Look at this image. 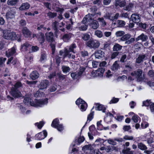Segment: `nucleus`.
I'll list each match as a JSON object with an SVG mask.
<instances>
[{
	"label": "nucleus",
	"mask_w": 154,
	"mask_h": 154,
	"mask_svg": "<svg viewBox=\"0 0 154 154\" xmlns=\"http://www.w3.org/2000/svg\"><path fill=\"white\" fill-rule=\"evenodd\" d=\"M24 103L27 105H30L35 107H41L48 103V99L38 100L35 103L32 102V100L28 97H25L24 100Z\"/></svg>",
	"instance_id": "nucleus-1"
},
{
	"label": "nucleus",
	"mask_w": 154,
	"mask_h": 154,
	"mask_svg": "<svg viewBox=\"0 0 154 154\" xmlns=\"http://www.w3.org/2000/svg\"><path fill=\"white\" fill-rule=\"evenodd\" d=\"M3 36L7 39L14 40L17 38V35L15 32H11L7 30H5L3 31Z\"/></svg>",
	"instance_id": "nucleus-2"
},
{
	"label": "nucleus",
	"mask_w": 154,
	"mask_h": 154,
	"mask_svg": "<svg viewBox=\"0 0 154 154\" xmlns=\"http://www.w3.org/2000/svg\"><path fill=\"white\" fill-rule=\"evenodd\" d=\"M142 72L141 69H138L135 71L132 72L131 75L132 76L137 79V82H141L143 80L144 78L142 75Z\"/></svg>",
	"instance_id": "nucleus-3"
},
{
	"label": "nucleus",
	"mask_w": 154,
	"mask_h": 154,
	"mask_svg": "<svg viewBox=\"0 0 154 154\" xmlns=\"http://www.w3.org/2000/svg\"><path fill=\"white\" fill-rule=\"evenodd\" d=\"M91 20V16L89 14H88L84 17L83 18L82 22L83 24L81 25L79 27V30L81 31H85L88 29V26L85 24V23L88 21Z\"/></svg>",
	"instance_id": "nucleus-4"
},
{
	"label": "nucleus",
	"mask_w": 154,
	"mask_h": 154,
	"mask_svg": "<svg viewBox=\"0 0 154 154\" xmlns=\"http://www.w3.org/2000/svg\"><path fill=\"white\" fill-rule=\"evenodd\" d=\"M86 45L87 46L90 48L96 49L99 47L100 43L98 41L90 39L87 42Z\"/></svg>",
	"instance_id": "nucleus-5"
},
{
	"label": "nucleus",
	"mask_w": 154,
	"mask_h": 154,
	"mask_svg": "<svg viewBox=\"0 0 154 154\" xmlns=\"http://www.w3.org/2000/svg\"><path fill=\"white\" fill-rule=\"evenodd\" d=\"M131 35L130 34H126L124 35L121 38V40L122 41H125V44L126 45H129L133 42L135 41V38H131Z\"/></svg>",
	"instance_id": "nucleus-6"
},
{
	"label": "nucleus",
	"mask_w": 154,
	"mask_h": 154,
	"mask_svg": "<svg viewBox=\"0 0 154 154\" xmlns=\"http://www.w3.org/2000/svg\"><path fill=\"white\" fill-rule=\"evenodd\" d=\"M77 105L80 106V109L82 111H85L87 107L86 103L83 100L80 98L78 99L75 102Z\"/></svg>",
	"instance_id": "nucleus-7"
},
{
	"label": "nucleus",
	"mask_w": 154,
	"mask_h": 154,
	"mask_svg": "<svg viewBox=\"0 0 154 154\" xmlns=\"http://www.w3.org/2000/svg\"><path fill=\"white\" fill-rule=\"evenodd\" d=\"M16 11L15 8H13L8 12L6 14V17L7 20L13 19L15 17Z\"/></svg>",
	"instance_id": "nucleus-8"
},
{
	"label": "nucleus",
	"mask_w": 154,
	"mask_h": 154,
	"mask_svg": "<svg viewBox=\"0 0 154 154\" xmlns=\"http://www.w3.org/2000/svg\"><path fill=\"white\" fill-rule=\"evenodd\" d=\"M131 19L133 22L138 23L140 21V15L137 14H133L131 16Z\"/></svg>",
	"instance_id": "nucleus-9"
},
{
	"label": "nucleus",
	"mask_w": 154,
	"mask_h": 154,
	"mask_svg": "<svg viewBox=\"0 0 154 154\" xmlns=\"http://www.w3.org/2000/svg\"><path fill=\"white\" fill-rule=\"evenodd\" d=\"M119 13H116L115 15L113 16L112 14L107 13L104 16V17L106 18L109 19L111 20H115L117 19L119 16Z\"/></svg>",
	"instance_id": "nucleus-10"
},
{
	"label": "nucleus",
	"mask_w": 154,
	"mask_h": 154,
	"mask_svg": "<svg viewBox=\"0 0 154 154\" xmlns=\"http://www.w3.org/2000/svg\"><path fill=\"white\" fill-rule=\"evenodd\" d=\"M47 135V132L46 130L43 131L42 132L39 133L35 136L36 139L37 140H41L44 139Z\"/></svg>",
	"instance_id": "nucleus-11"
},
{
	"label": "nucleus",
	"mask_w": 154,
	"mask_h": 154,
	"mask_svg": "<svg viewBox=\"0 0 154 154\" xmlns=\"http://www.w3.org/2000/svg\"><path fill=\"white\" fill-rule=\"evenodd\" d=\"M49 83V81L46 80H42L38 85L40 89L42 90L47 88Z\"/></svg>",
	"instance_id": "nucleus-12"
},
{
	"label": "nucleus",
	"mask_w": 154,
	"mask_h": 154,
	"mask_svg": "<svg viewBox=\"0 0 154 154\" xmlns=\"http://www.w3.org/2000/svg\"><path fill=\"white\" fill-rule=\"evenodd\" d=\"M88 22H91L89 24L92 28L96 29L98 28L99 24L98 22L96 20H93L91 18V20Z\"/></svg>",
	"instance_id": "nucleus-13"
},
{
	"label": "nucleus",
	"mask_w": 154,
	"mask_h": 154,
	"mask_svg": "<svg viewBox=\"0 0 154 154\" xmlns=\"http://www.w3.org/2000/svg\"><path fill=\"white\" fill-rule=\"evenodd\" d=\"M11 94L14 97H19L22 96L21 92L17 89L12 88L11 91Z\"/></svg>",
	"instance_id": "nucleus-14"
},
{
	"label": "nucleus",
	"mask_w": 154,
	"mask_h": 154,
	"mask_svg": "<svg viewBox=\"0 0 154 154\" xmlns=\"http://www.w3.org/2000/svg\"><path fill=\"white\" fill-rule=\"evenodd\" d=\"M47 40L49 42H52L54 41V34L51 32L47 33L45 34Z\"/></svg>",
	"instance_id": "nucleus-15"
},
{
	"label": "nucleus",
	"mask_w": 154,
	"mask_h": 154,
	"mask_svg": "<svg viewBox=\"0 0 154 154\" xmlns=\"http://www.w3.org/2000/svg\"><path fill=\"white\" fill-rule=\"evenodd\" d=\"M22 31L23 35L26 37H28L31 35V32L26 27H23L22 29Z\"/></svg>",
	"instance_id": "nucleus-16"
},
{
	"label": "nucleus",
	"mask_w": 154,
	"mask_h": 154,
	"mask_svg": "<svg viewBox=\"0 0 154 154\" xmlns=\"http://www.w3.org/2000/svg\"><path fill=\"white\" fill-rule=\"evenodd\" d=\"M16 49L14 47H13L9 49L7 51H6V55L8 57L13 55L16 53Z\"/></svg>",
	"instance_id": "nucleus-17"
},
{
	"label": "nucleus",
	"mask_w": 154,
	"mask_h": 154,
	"mask_svg": "<svg viewBox=\"0 0 154 154\" xmlns=\"http://www.w3.org/2000/svg\"><path fill=\"white\" fill-rule=\"evenodd\" d=\"M148 38L147 35L143 33L136 38V40L137 41L141 40L142 42H145L147 40Z\"/></svg>",
	"instance_id": "nucleus-18"
},
{
	"label": "nucleus",
	"mask_w": 154,
	"mask_h": 154,
	"mask_svg": "<svg viewBox=\"0 0 154 154\" xmlns=\"http://www.w3.org/2000/svg\"><path fill=\"white\" fill-rule=\"evenodd\" d=\"M36 37L40 44L43 43L45 40L44 34L40 33L37 34Z\"/></svg>",
	"instance_id": "nucleus-19"
},
{
	"label": "nucleus",
	"mask_w": 154,
	"mask_h": 154,
	"mask_svg": "<svg viewBox=\"0 0 154 154\" xmlns=\"http://www.w3.org/2000/svg\"><path fill=\"white\" fill-rule=\"evenodd\" d=\"M104 53L102 51L98 50L95 52L94 54L96 58L100 59L104 57Z\"/></svg>",
	"instance_id": "nucleus-20"
},
{
	"label": "nucleus",
	"mask_w": 154,
	"mask_h": 154,
	"mask_svg": "<svg viewBox=\"0 0 154 154\" xmlns=\"http://www.w3.org/2000/svg\"><path fill=\"white\" fill-rule=\"evenodd\" d=\"M70 51H68V50L66 49H65L64 52V54L63 55V58L65 57H67L68 58H72V59H74L75 57L74 55H72L70 53Z\"/></svg>",
	"instance_id": "nucleus-21"
},
{
	"label": "nucleus",
	"mask_w": 154,
	"mask_h": 154,
	"mask_svg": "<svg viewBox=\"0 0 154 154\" xmlns=\"http://www.w3.org/2000/svg\"><path fill=\"white\" fill-rule=\"evenodd\" d=\"M30 7V5L29 4L27 3H24L21 4L19 8V9L21 11L27 10L29 9Z\"/></svg>",
	"instance_id": "nucleus-22"
},
{
	"label": "nucleus",
	"mask_w": 154,
	"mask_h": 154,
	"mask_svg": "<svg viewBox=\"0 0 154 154\" xmlns=\"http://www.w3.org/2000/svg\"><path fill=\"white\" fill-rule=\"evenodd\" d=\"M39 76V73L36 71L32 72L30 75V78L32 80H35L37 79Z\"/></svg>",
	"instance_id": "nucleus-23"
},
{
	"label": "nucleus",
	"mask_w": 154,
	"mask_h": 154,
	"mask_svg": "<svg viewBox=\"0 0 154 154\" xmlns=\"http://www.w3.org/2000/svg\"><path fill=\"white\" fill-rule=\"evenodd\" d=\"M126 2L125 0H118L116 2V5H118L120 7H123L125 6Z\"/></svg>",
	"instance_id": "nucleus-24"
},
{
	"label": "nucleus",
	"mask_w": 154,
	"mask_h": 154,
	"mask_svg": "<svg viewBox=\"0 0 154 154\" xmlns=\"http://www.w3.org/2000/svg\"><path fill=\"white\" fill-rule=\"evenodd\" d=\"M59 24L58 22L56 21H55L54 22L52 23V26L54 30L55 31V33L57 34L58 33V30L57 29V26Z\"/></svg>",
	"instance_id": "nucleus-25"
},
{
	"label": "nucleus",
	"mask_w": 154,
	"mask_h": 154,
	"mask_svg": "<svg viewBox=\"0 0 154 154\" xmlns=\"http://www.w3.org/2000/svg\"><path fill=\"white\" fill-rule=\"evenodd\" d=\"M145 57V55H139L136 59V63L139 64L143 62V60Z\"/></svg>",
	"instance_id": "nucleus-26"
},
{
	"label": "nucleus",
	"mask_w": 154,
	"mask_h": 154,
	"mask_svg": "<svg viewBox=\"0 0 154 154\" xmlns=\"http://www.w3.org/2000/svg\"><path fill=\"white\" fill-rule=\"evenodd\" d=\"M122 152L123 154H133L134 151H131V149L129 148L126 147L123 149L122 151Z\"/></svg>",
	"instance_id": "nucleus-27"
},
{
	"label": "nucleus",
	"mask_w": 154,
	"mask_h": 154,
	"mask_svg": "<svg viewBox=\"0 0 154 154\" xmlns=\"http://www.w3.org/2000/svg\"><path fill=\"white\" fill-rule=\"evenodd\" d=\"M72 37V34L71 33L64 34L62 37V39L65 42H68Z\"/></svg>",
	"instance_id": "nucleus-28"
},
{
	"label": "nucleus",
	"mask_w": 154,
	"mask_h": 154,
	"mask_svg": "<svg viewBox=\"0 0 154 154\" xmlns=\"http://www.w3.org/2000/svg\"><path fill=\"white\" fill-rule=\"evenodd\" d=\"M95 109L97 110H102L103 112H105V108L102 105L97 104L96 105Z\"/></svg>",
	"instance_id": "nucleus-29"
},
{
	"label": "nucleus",
	"mask_w": 154,
	"mask_h": 154,
	"mask_svg": "<svg viewBox=\"0 0 154 154\" xmlns=\"http://www.w3.org/2000/svg\"><path fill=\"white\" fill-rule=\"evenodd\" d=\"M91 74L93 77L102 76L103 75V73L99 70L93 71L91 72Z\"/></svg>",
	"instance_id": "nucleus-30"
},
{
	"label": "nucleus",
	"mask_w": 154,
	"mask_h": 154,
	"mask_svg": "<svg viewBox=\"0 0 154 154\" xmlns=\"http://www.w3.org/2000/svg\"><path fill=\"white\" fill-rule=\"evenodd\" d=\"M18 2V0H8L7 4L11 6L15 5Z\"/></svg>",
	"instance_id": "nucleus-31"
},
{
	"label": "nucleus",
	"mask_w": 154,
	"mask_h": 154,
	"mask_svg": "<svg viewBox=\"0 0 154 154\" xmlns=\"http://www.w3.org/2000/svg\"><path fill=\"white\" fill-rule=\"evenodd\" d=\"M137 146L139 149L142 150H145L147 149V146L142 143H138Z\"/></svg>",
	"instance_id": "nucleus-32"
},
{
	"label": "nucleus",
	"mask_w": 154,
	"mask_h": 154,
	"mask_svg": "<svg viewBox=\"0 0 154 154\" xmlns=\"http://www.w3.org/2000/svg\"><path fill=\"white\" fill-rule=\"evenodd\" d=\"M134 6L133 4L131 3H129L128 5H126L125 8H124V9L126 11H131L133 8Z\"/></svg>",
	"instance_id": "nucleus-33"
},
{
	"label": "nucleus",
	"mask_w": 154,
	"mask_h": 154,
	"mask_svg": "<svg viewBox=\"0 0 154 154\" xmlns=\"http://www.w3.org/2000/svg\"><path fill=\"white\" fill-rule=\"evenodd\" d=\"M31 47V45L30 44L26 42L22 45L21 48L23 51H26L27 50L28 48H30Z\"/></svg>",
	"instance_id": "nucleus-34"
},
{
	"label": "nucleus",
	"mask_w": 154,
	"mask_h": 154,
	"mask_svg": "<svg viewBox=\"0 0 154 154\" xmlns=\"http://www.w3.org/2000/svg\"><path fill=\"white\" fill-rule=\"evenodd\" d=\"M122 48V46L116 43L114 45L113 49L114 51H118L121 50Z\"/></svg>",
	"instance_id": "nucleus-35"
},
{
	"label": "nucleus",
	"mask_w": 154,
	"mask_h": 154,
	"mask_svg": "<svg viewBox=\"0 0 154 154\" xmlns=\"http://www.w3.org/2000/svg\"><path fill=\"white\" fill-rule=\"evenodd\" d=\"M59 124V122L58 119H55L52 122L51 126L52 127L56 128L57 127Z\"/></svg>",
	"instance_id": "nucleus-36"
},
{
	"label": "nucleus",
	"mask_w": 154,
	"mask_h": 154,
	"mask_svg": "<svg viewBox=\"0 0 154 154\" xmlns=\"http://www.w3.org/2000/svg\"><path fill=\"white\" fill-rule=\"evenodd\" d=\"M119 68V65L117 63V61H116L111 67L112 70L115 71L117 70Z\"/></svg>",
	"instance_id": "nucleus-37"
},
{
	"label": "nucleus",
	"mask_w": 154,
	"mask_h": 154,
	"mask_svg": "<svg viewBox=\"0 0 154 154\" xmlns=\"http://www.w3.org/2000/svg\"><path fill=\"white\" fill-rule=\"evenodd\" d=\"M94 35L99 38H101L103 36V34L101 31L97 30L95 31Z\"/></svg>",
	"instance_id": "nucleus-38"
},
{
	"label": "nucleus",
	"mask_w": 154,
	"mask_h": 154,
	"mask_svg": "<svg viewBox=\"0 0 154 154\" xmlns=\"http://www.w3.org/2000/svg\"><path fill=\"white\" fill-rule=\"evenodd\" d=\"M47 15L48 17H49L50 18H53L56 17L57 13L50 11L47 13Z\"/></svg>",
	"instance_id": "nucleus-39"
},
{
	"label": "nucleus",
	"mask_w": 154,
	"mask_h": 154,
	"mask_svg": "<svg viewBox=\"0 0 154 154\" xmlns=\"http://www.w3.org/2000/svg\"><path fill=\"white\" fill-rule=\"evenodd\" d=\"M63 72L65 73H66L69 71L70 68L69 66H63L62 67Z\"/></svg>",
	"instance_id": "nucleus-40"
},
{
	"label": "nucleus",
	"mask_w": 154,
	"mask_h": 154,
	"mask_svg": "<svg viewBox=\"0 0 154 154\" xmlns=\"http://www.w3.org/2000/svg\"><path fill=\"white\" fill-rule=\"evenodd\" d=\"M98 20L101 23V26L103 27L105 26L106 24V22L104 20L103 17H99L98 18Z\"/></svg>",
	"instance_id": "nucleus-41"
},
{
	"label": "nucleus",
	"mask_w": 154,
	"mask_h": 154,
	"mask_svg": "<svg viewBox=\"0 0 154 154\" xmlns=\"http://www.w3.org/2000/svg\"><path fill=\"white\" fill-rule=\"evenodd\" d=\"M76 48V45L74 44H72L69 46L68 51L70 52H72L74 53V49Z\"/></svg>",
	"instance_id": "nucleus-42"
},
{
	"label": "nucleus",
	"mask_w": 154,
	"mask_h": 154,
	"mask_svg": "<svg viewBox=\"0 0 154 154\" xmlns=\"http://www.w3.org/2000/svg\"><path fill=\"white\" fill-rule=\"evenodd\" d=\"M82 38L85 41H87L90 38V35L87 33L84 34L82 36Z\"/></svg>",
	"instance_id": "nucleus-43"
},
{
	"label": "nucleus",
	"mask_w": 154,
	"mask_h": 154,
	"mask_svg": "<svg viewBox=\"0 0 154 154\" xmlns=\"http://www.w3.org/2000/svg\"><path fill=\"white\" fill-rule=\"evenodd\" d=\"M6 58L1 57L0 58V67H2L5 65L4 63L6 60Z\"/></svg>",
	"instance_id": "nucleus-44"
},
{
	"label": "nucleus",
	"mask_w": 154,
	"mask_h": 154,
	"mask_svg": "<svg viewBox=\"0 0 154 154\" xmlns=\"http://www.w3.org/2000/svg\"><path fill=\"white\" fill-rule=\"evenodd\" d=\"M83 149L85 150H92L93 149V147L91 144L85 146L83 148Z\"/></svg>",
	"instance_id": "nucleus-45"
},
{
	"label": "nucleus",
	"mask_w": 154,
	"mask_h": 154,
	"mask_svg": "<svg viewBox=\"0 0 154 154\" xmlns=\"http://www.w3.org/2000/svg\"><path fill=\"white\" fill-rule=\"evenodd\" d=\"M71 76L73 79L78 78L79 77L77 72H72L71 73Z\"/></svg>",
	"instance_id": "nucleus-46"
},
{
	"label": "nucleus",
	"mask_w": 154,
	"mask_h": 154,
	"mask_svg": "<svg viewBox=\"0 0 154 154\" xmlns=\"http://www.w3.org/2000/svg\"><path fill=\"white\" fill-rule=\"evenodd\" d=\"M123 139L126 140H133L134 137L133 136L125 135Z\"/></svg>",
	"instance_id": "nucleus-47"
},
{
	"label": "nucleus",
	"mask_w": 154,
	"mask_h": 154,
	"mask_svg": "<svg viewBox=\"0 0 154 154\" xmlns=\"http://www.w3.org/2000/svg\"><path fill=\"white\" fill-rule=\"evenodd\" d=\"M125 34V32L122 31H118L116 32L115 33L116 37H120Z\"/></svg>",
	"instance_id": "nucleus-48"
},
{
	"label": "nucleus",
	"mask_w": 154,
	"mask_h": 154,
	"mask_svg": "<svg viewBox=\"0 0 154 154\" xmlns=\"http://www.w3.org/2000/svg\"><path fill=\"white\" fill-rule=\"evenodd\" d=\"M44 123L43 122H40L39 123H36L35 125L37 126V127L39 129H41L42 127L44 125Z\"/></svg>",
	"instance_id": "nucleus-49"
},
{
	"label": "nucleus",
	"mask_w": 154,
	"mask_h": 154,
	"mask_svg": "<svg viewBox=\"0 0 154 154\" xmlns=\"http://www.w3.org/2000/svg\"><path fill=\"white\" fill-rule=\"evenodd\" d=\"M117 23L119 27H122L125 26V23L124 21L121 20H118Z\"/></svg>",
	"instance_id": "nucleus-50"
},
{
	"label": "nucleus",
	"mask_w": 154,
	"mask_h": 154,
	"mask_svg": "<svg viewBox=\"0 0 154 154\" xmlns=\"http://www.w3.org/2000/svg\"><path fill=\"white\" fill-rule=\"evenodd\" d=\"M94 113L93 112H91L88 116L87 117V122L88 121V122H90L93 119Z\"/></svg>",
	"instance_id": "nucleus-51"
},
{
	"label": "nucleus",
	"mask_w": 154,
	"mask_h": 154,
	"mask_svg": "<svg viewBox=\"0 0 154 154\" xmlns=\"http://www.w3.org/2000/svg\"><path fill=\"white\" fill-rule=\"evenodd\" d=\"M114 139L113 140L111 139H109L107 140V142L109 144L114 145H116V143Z\"/></svg>",
	"instance_id": "nucleus-52"
},
{
	"label": "nucleus",
	"mask_w": 154,
	"mask_h": 154,
	"mask_svg": "<svg viewBox=\"0 0 154 154\" xmlns=\"http://www.w3.org/2000/svg\"><path fill=\"white\" fill-rule=\"evenodd\" d=\"M57 75L59 78L60 80H63L65 78L64 76L62 74H61L60 73H57Z\"/></svg>",
	"instance_id": "nucleus-53"
},
{
	"label": "nucleus",
	"mask_w": 154,
	"mask_h": 154,
	"mask_svg": "<svg viewBox=\"0 0 154 154\" xmlns=\"http://www.w3.org/2000/svg\"><path fill=\"white\" fill-rule=\"evenodd\" d=\"M151 103V102L150 100H147L146 101H144L143 102V105L142 106H149Z\"/></svg>",
	"instance_id": "nucleus-54"
},
{
	"label": "nucleus",
	"mask_w": 154,
	"mask_h": 154,
	"mask_svg": "<svg viewBox=\"0 0 154 154\" xmlns=\"http://www.w3.org/2000/svg\"><path fill=\"white\" fill-rule=\"evenodd\" d=\"M58 131L61 132L64 129V127L62 124H59L56 128Z\"/></svg>",
	"instance_id": "nucleus-55"
},
{
	"label": "nucleus",
	"mask_w": 154,
	"mask_h": 154,
	"mask_svg": "<svg viewBox=\"0 0 154 154\" xmlns=\"http://www.w3.org/2000/svg\"><path fill=\"white\" fill-rule=\"evenodd\" d=\"M85 70V68L83 67H81L79 72H77L79 76H81Z\"/></svg>",
	"instance_id": "nucleus-56"
},
{
	"label": "nucleus",
	"mask_w": 154,
	"mask_h": 154,
	"mask_svg": "<svg viewBox=\"0 0 154 154\" xmlns=\"http://www.w3.org/2000/svg\"><path fill=\"white\" fill-rule=\"evenodd\" d=\"M139 118L138 116L137 115H134L132 116V119L133 121L135 123L138 122V118Z\"/></svg>",
	"instance_id": "nucleus-57"
},
{
	"label": "nucleus",
	"mask_w": 154,
	"mask_h": 154,
	"mask_svg": "<svg viewBox=\"0 0 154 154\" xmlns=\"http://www.w3.org/2000/svg\"><path fill=\"white\" fill-rule=\"evenodd\" d=\"M99 64V62L95 61H93L92 62V66L93 68H96L97 67Z\"/></svg>",
	"instance_id": "nucleus-58"
},
{
	"label": "nucleus",
	"mask_w": 154,
	"mask_h": 154,
	"mask_svg": "<svg viewBox=\"0 0 154 154\" xmlns=\"http://www.w3.org/2000/svg\"><path fill=\"white\" fill-rule=\"evenodd\" d=\"M56 87L57 86L56 85H54L51 86L49 89L50 91L51 92L55 91L57 89Z\"/></svg>",
	"instance_id": "nucleus-59"
},
{
	"label": "nucleus",
	"mask_w": 154,
	"mask_h": 154,
	"mask_svg": "<svg viewBox=\"0 0 154 154\" xmlns=\"http://www.w3.org/2000/svg\"><path fill=\"white\" fill-rule=\"evenodd\" d=\"M22 85L20 82H18L15 84L14 85V88H15L17 89V88L21 87Z\"/></svg>",
	"instance_id": "nucleus-60"
},
{
	"label": "nucleus",
	"mask_w": 154,
	"mask_h": 154,
	"mask_svg": "<svg viewBox=\"0 0 154 154\" xmlns=\"http://www.w3.org/2000/svg\"><path fill=\"white\" fill-rule=\"evenodd\" d=\"M114 140L120 143L124 141V139L122 138H114Z\"/></svg>",
	"instance_id": "nucleus-61"
},
{
	"label": "nucleus",
	"mask_w": 154,
	"mask_h": 154,
	"mask_svg": "<svg viewBox=\"0 0 154 154\" xmlns=\"http://www.w3.org/2000/svg\"><path fill=\"white\" fill-rule=\"evenodd\" d=\"M131 128V127L129 125H125L123 127V129L125 131H127L130 130Z\"/></svg>",
	"instance_id": "nucleus-62"
},
{
	"label": "nucleus",
	"mask_w": 154,
	"mask_h": 154,
	"mask_svg": "<svg viewBox=\"0 0 154 154\" xmlns=\"http://www.w3.org/2000/svg\"><path fill=\"white\" fill-rule=\"evenodd\" d=\"M39 50V48L38 46H33L32 47V50L33 52H35Z\"/></svg>",
	"instance_id": "nucleus-63"
},
{
	"label": "nucleus",
	"mask_w": 154,
	"mask_h": 154,
	"mask_svg": "<svg viewBox=\"0 0 154 154\" xmlns=\"http://www.w3.org/2000/svg\"><path fill=\"white\" fill-rule=\"evenodd\" d=\"M119 53V52L117 51L113 52L111 55V58L113 59L115 58L118 55Z\"/></svg>",
	"instance_id": "nucleus-64"
}]
</instances>
